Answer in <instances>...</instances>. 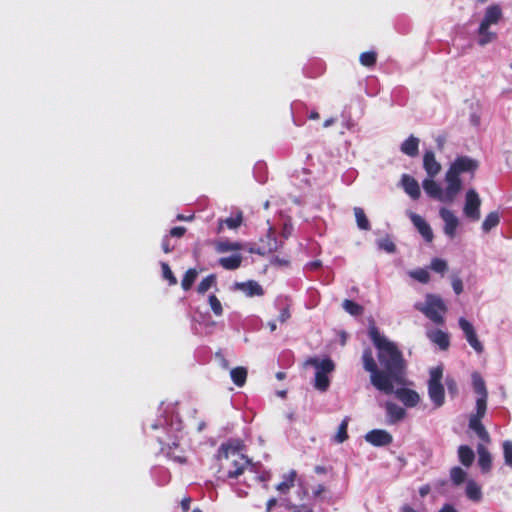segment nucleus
I'll use <instances>...</instances> for the list:
<instances>
[{
    "label": "nucleus",
    "mask_w": 512,
    "mask_h": 512,
    "mask_svg": "<svg viewBox=\"0 0 512 512\" xmlns=\"http://www.w3.org/2000/svg\"><path fill=\"white\" fill-rule=\"evenodd\" d=\"M368 333L377 348V358L382 370L378 368L370 347L363 350V368L370 373V382L377 390L392 394L394 384L402 385L405 382L406 361L397 345L382 335L375 325L369 327Z\"/></svg>",
    "instance_id": "1"
},
{
    "label": "nucleus",
    "mask_w": 512,
    "mask_h": 512,
    "mask_svg": "<svg viewBox=\"0 0 512 512\" xmlns=\"http://www.w3.org/2000/svg\"><path fill=\"white\" fill-rule=\"evenodd\" d=\"M243 444L240 441L222 443L218 449V474L222 479H237L246 470L253 472L254 465L242 453Z\"/></svg>",
    "instance_id": "2"
},
{
    "label": "nucleus",
    "mask_w": 512,
    "mask_h": 512,
    "mask_svg": "<svg viewBox=\"0 0 512 512\" xmlns=\"http://www.w3.org/2000/svg\"><path fill=\"white\" fill-rule=\"evenodd\" d=\"M478 168V162L468 156H459L450 165L445 174V181L448 184L450 194H458L462 190L460 174L469 172L474 174Z\"/></svg>",
    "instance_id": "3"
},
{
    "label": "nucleus",
    "mask_w": 512,
    "mask_h": 512,
    "mask_svg": "<svg viewBox=\"0 0 512 512\" xmlns=\"http://www.w3.org/2000/svg\"><path fill=\"white\" fill-rule=\"evenodd\" d=\"M414 308L422 312L435 324L442 325L444 323L442 314L446 312L447 307L439 296L427 294L425 303L417 302Z\"/></svg>",
    "instance_id": "4"
},
{
    "label": "nucleus",
    "mask_w": 512,
    "mask_h": 512,
    "mask_svg": "<svg viewBox=\"0 0 512 512\" xmlns=\"http://www.w3.org/2000/svg\"><path fill=\"white\" fill-rule=\"evenodd\" d=\"M443 368L437 366L430 370V378L428 381V394L431 401L436 407H440L444 404L445 391L442 385Z\"/></svg>",
    "instance_id": "5"
},
{
    "label": "nucleus",
    "mask_w": 512,
    "mask_h": 512,
    "mask_svg": "<svg viewBox=\"0 0 512 512\" xmlns=\"http://www.w3.org/2000/svg\"><path fill=\"white\" fill-rule=\"evenodd\" d=\"M423 185V189L425 191V193L433 198V199H436L440 202H444V203H451L454 201V199L456 198V196L458 194H450L449 191H448V184L446 185V188L445 190L443 191V189L440 187V185L433 180V178H427L423 181L422 183Z\"/></svg>",
    "instance_id": "6"
},
{
    "label": "nucleus",
    "mask_w": 512,
    "mask_h": 512,
    "mask_svg": "<svg viewBox=\"0 0 512 512\" xmlns=\"http://www.w3.org/2000/svg\"><path fill=\"white\" fill-rule=\"evenodd\" d=\"M481 199L474 189H469L465 195V204L463 212L467 218L472 221L480 219Z\"/></svg>",
    "instance_id": "7"
},
{
    "label": "nucleus",
    "mask_w": 512,
    "mask_h": 512,
    "mask_svg": "<svg viewBox=\"0 0 512 512\" xmlns=\"http://www.w3.org/2000/svg\"><path fill=\"white\" fill-rule=\"evenodd\" d=\"M281 244L282 243L278 242L274 232L270 228L265 238L260 240V244L258 246L251 247L249 252L265 256L277 251Z\"/></svg>",
    "instance_id": "8"
},
{
    "label": "nucleus",
    "mask_w": 512,
    "mask_h": 512,
    "mask_svg": "<svg viewBox=\"0 0 512 512\" xmlns=\"http://www.w3.org/2000/svg\"><path fill=\"white\" fill-rule=\"evenodd\" d=\"M365 440L375 447L390 445L393 442L392 435L383 429H373L365 435Z\"/></svg>",
    "instance_id": "9"
},
{
    "label": "nucleus",
    "mask_w": 512,
    "mask_h": 512,
    "mask_svg": "<svg viewBox=\"0 0 512 512\" xmlns=\"http://www.w3.org/2000/svg\"><path fill=\"white\" fill-rule=\"evenodd\" d=\"M439 214L444 221V233L450 238H454L456 229L459 225L458 218L447 208H441Z\"/></svg>",
    "instance_id": "10"
},
{
    "label": "nucleus",
    "mask_w": 512,
    "mask_h": 512,
    "mask_svg": "<svg viewBox=\"0 0 512 512\" xmlns=\"http://www.w3.org/2000/svg\"><path fill=\"white\" fill-rule=\"evenodd\" d=\"M409 217L424 240L428 243H431L433 241L434 235L430 225L420 215L414 212H411Z\"/></svg>",
    "instance_id": "11"
},
{
    "label": "nucleus",
    "mask_w": 512,
    "mask_h": 512,
    "mask_svg": "<svg viewBox=\"0 0 512 512\" xmlns=\"http://www.w3.org/2000/svg\"><path fill=\"white\" fill-rule=\"evenodd\" d=\"M423 168L430 178H434L440 173L441 164L436 160L433 151H425L423 155Z\"/></svg>",
    "instance_id": "12"
},
{
    "label": "nucleus",
    "mask_w": 512,
    "mask_h": 512,
    "mask_svg": "<svg viewBox=\"0 0 512 512\" xmlns=\"http://www.w3.org/2000/svg\"><path fill=\"white\" fill-rule=\"evenodd\" d=\"M393 393L407 407H414L420 401L419 394L409 388H398Z\"/></svg>",
    "instance_id": "13"
},
{
    "label": "nucleus",
    "mask_w": 512,
    "mask_h": 512,
    "mask_svg": "<svg viewBox=\"0 0 512 512\" xmlns=\"http://www.w3.org/2000/svg\"><path fill=\"white\" fill-rule=\"evenodd\" d=\"M502 17V10L499 5H490L486 11L484 18L481 21V30L489 28L492 24H497Z\"/></svg>",
    "instance_id": "14"
},
{
    "label": "nucleus",
    "mask_w": 512,
    "mask_h": 512,
    "mask_svg": "<svg viewBox=\"0 0 512 512\" xmlns=\"http://www.w3.org/2000/svg\"><path fill=\"white\" fill-rule=\"evenodd\" d=\"M401 181H402V185H403L405 192L412 199L417 200L421 195L420 186H419L418 182L412 176H410L408 174H404L402 176Z\"/></svg>",
    "instance_id": "15"
},
{
    "label": "nucleus",
    "mask_w": 512,
    "mask_h": 512,
    "mask_svg": "<svg viewBox=\"0 0 512 512\" xmlns=\"http://www.w3.org/2000/svg\"><path fill=\"white\" fill-rule=\"evenodd\" d=\"M481 420L482 418L470 417L469 428L473 430L478 436V438L481 439L483 442L490 443V435L486 428L484 427V425L482 424Z\"/></svg>",
    "instance_id": "16"
},
{
    "label": "nucleus",
    "mask_w": 512,
    "mask_h": 512,
    "mask_svg": "<svg viewBox=\"0 0 512 512\" xmlns=\"http://www.w3.org/2000/svg\"><path fill=\"white\" fill-rule=\"evenodd\" d=\"M400 150L409 157H416L419 153V139L413 135L409 136L401 144Z\"/></svg>",
    "instance_id": "17"
},
{
    "label": "nucleus",
    "mask_w": 512,
    "mask_h": 512,
    "mask_svg": "<svg viewBox=\"0 0 512 512\" xmlns=\"http://www.w3.org/2000/svg\"><path fill=\"white\" fill-rule=\"evenodd\" d=\"M386 412L391 424L401 421L406 415L405 409L393 402L386 403Z\"/></svg>",
    "instance_id": "18"
},
{
    "label": "nucleus",
    "mask_w": 512,
    "mask_h": 512,
    "mask_svg": "<svg viewBox=\"0 0 512 512\" xmlns=\"http://www.w3.org/2000/svg\"><path fill=\"white\" fill-rule=\"evenodd\" d=\"M237 287L249 297L262 296L264 294V290L261 285L254 280L238 283Z\"/></svg>",
    "instance_id": "19"
},
{
    "label": "nucleus",
    "mask_w": 512,
    "mask_h": 512,
    "mask_svg": "<svg viewBox=\"0 0 512 512\" xmlns=\"http://www.w3.org/2000/svg\"><path fill=\"white\" fill-rule=\"evenodd\" d=\"M478 451V464L483 473H488L492 467V457L490 452L481 444L477 447Z\"/></svg>",
    "instance_id": "20"
},
{
    "label": "nucleus",
    "mask_w": 512,
    "mask_h": 512,
    "mask_svg": "<svg viewBox=\"0 0 512 512\" xmlns=\"http://www.w3.org/2000/svg\"><path fill=\"white\" fill-rule=\"evenodd\" d=\"M243 222V214L241 211L236 212L234 215L227 217L225 219H219L218 225V233H220L225 225L229 229H237L242 225Z\"/></svg>",
    "instance_id": "21"
},
{
    "label": "nucleus",
    "mask_w": 512,
    "mask_h": 512,
    "mask_svg": "<svg viewBox=\"0 0 512 512\" xmlns=\"http://www.w3.org/2000/svg\"><path fill=\"white\" fill-rule=\"evenodd\" d=\"M429 339L437 344L441 350H447L450 346V339L448 333L442 330H434L428 333Z\"/></svg>",
    "instance_id": "22"
},
{
    "label": "nucleus",
    "mask_w": 512,
    "mask_h": 512,
    "mask_svg": "<svg viewBox=\"0 0 512 512\" xmlns=\"http://www.w3.org/2000/svg\"><path fill=\"white\" fill-rule=\"evenodd\" d=\"M247 374V369L243 366L235 367L230 371L231 380L238 387H242L245 385L247 380Z\"/></svg>",
    "instance_id": "23"
},
{
    "label": "nucleus",
    "mask_w": 512,
    "mask_h": 512,
    "mask_svg": "<svg viewBox=\"0 0 512 512\" xmlns=\"http://www.w3.org/2000/svg\"><path fill=\"white\" fill-rule=\"evenodd\" d=\"M241 263L242 256L240 254H234L219 259V264L226 270H236L241 266Z\"/></svg>",
    "instance_id": "24"
},
{
    "label": "nucleus",
    "mask_w": 512,
    "mask_h": 512,
    "mask_svg": "<svg viewBox=\"0 0 512 512\" xmlns=\"http://www.w3.org/2000/svg\"><path fill=\"white\" fill-rule=\"evenodd\" d=\"M296 476L295 470L289 471L283 476V481L276 486V490L283 494L287 493L294 486Z\"/></svg>",
    "instance_id": "25"
},
{
    "label": "nucleus",
    "mask_w": 512,
    "mask_h": 512,
    "mask_svg": "<svg viewBox=\"0 0 512 512\" xmlns=\"http://www.w3.org/2000/svg\"><path fill=\"white\" fill-rule=\"evenodd\" d=\"M472 384L474 392L478 395V397L488 398L485 381L479 373L475 372L472 374Z\"/></svg>",
    "instance_id": "26"
},
{
    "label": "nucleus",
    "mask_w": 512,
    "mask_h": 512,
    "mask_svg": "<svg viewBox=\"0 0 512 512\" xmlns=\"http://www.w3.org/2000/svg\"><path fill=\"white\" fill-rule=\"evenodd\" d=\"M458 456L460 462L466 467L471 466L475 459L474 451L467 445H461L458 448Z\"/></svg>",
    "instance_id": "27"
},
{
    "label": "nucleus",
    "mask_w": 512,
    "mask_h": 512,
    "mask_svg": "<svg viewBox=\"0 0 512 512\" xmlns=\"http://www.w3.org/2000/svg\"><path fill=\"white\" fill-rule=\"evenodd\" d=\"M465 492L466 496L474 502H479L482 499L481 487L474 480L467 482Z\"/></svg>",
    "instance_id": "28"
},
{
    "label": "nucleus",
    "mask_w": 512,
    "mask_h": 512,
    "mask_svg": "<svg viewBox=\"0 0 512 512\" xmlns=\"http://www.w3.org/2000/svg\"><path fill=\"white\" fill-rule=\"evenodd\" d=\"M354 215L359 229L368 231L371 229L370 222L361 207L354 208Z\"/></svg>",
    "instance_id": "29"
},
{
    "label": "nucleus",
    "mask_w": 512,
    "mask_h": 512,
    "mask_svg": "<svg viewBox=\"0 0 512 512\" xmlns=\"http://www.w3.org/2000/svg\"><path fill=\"white\" fill-rule=\"evenodd\" d=\"M215 249L219 253L238 251L242 249V244L239 242H230L228 240L218 241L215 243Z\"/></svg>",
    "instance_id": "30"
},
{
    "label": "nucleus",
    "mask_w": 512,
    "mask_h": 512,
    "mask_svg": "<svg viewBox=\"0 0 512 512\" xmlns=\"http://www.w3.org/2000/svg\"><path fill=\"white\" fill-rule=\"evenodd\" d=\"M500 223L499 213L496 211L490 212L482 223V229L484 232H489Z\"/></svg>",
    "instance_id": "31"
},
{
    "label": "nucleus",
    "mask_w": 512,
    "mask_h": 512,
    "mask_svg": "<svg viewBox=\"0 0 512 512\" xmlns=\"http://www.w3.org/2000/svg\"><path fill=\"white\" fill-rule=\"evenodd\" d=\"M197 276H198V271L195 268L188 269L185 272L184 277L181 281L182 289L185 291L190 290L191 287L193 286Z\"/></svg>",
    "instance_id": "32"
},
{
    "label": "nucleus",
    "mask_w": 512,
    "mask_h": 512,
    "mask_svg": "<svg viewBox=\"0 0 512 512\" xmlns=\"http://www.w3.org/2000/svg\"><path fill=\"white\" fill-rule=\"evenodd\" d=\"M348 424H349V418L345 417L341 421V423L338 427V431H337L336 435L334 436V441L336 443L341 444L348 439V437H349L348 432H347Z\"/></svg>",
    "instance_id": "33"
},
{
    "label": "nucleus",
    "mask_w": 512,
    "mask_h": 512,
    "mask_svg": "<svg viewBox=\"0 0 512 512\" xmlns=\"http://www.w3.org/2000/svg\"><path fill=\"white\" fill-rule=\"evenodd\" d=\"M342 307L347 313H349L352 316H359L364 311V308L360 304L349 299H345L343 301Z\"/></svg>",
    "instance_id": "34"
},
{
    "label": "nucleus",
    "mask_w": 512,
    "mask_h": 512,
    "mask_svg": "<svg viewBox=\"0 0 512 512\" xmlns=\"http://www.w3.org/2000/svg\"><path fill=\"white\" fill-rule=\"evenodd\" d=\"M311 363L317 368L316 372H323L324 374L332 372L335 368L334 362L330 358L323 359L321 362L314 359L311 360Z\"/></svg>",
    "instance_id": "35"
},
{
    "label": "nucleus",
    "mask_w": 512,
    "mask_h": 512,
    "mask_svg": "<svg viewBox=\"0 0 512 512\" xmlns=\"http://www.w3.org/2000/svg\"><path fill=\"white\" fill-rule=\"evenodd\" d=\"M216 285V275L210 274L203 278L197 286L199 294H205L212 286Z\"/></svg>",
    "instance_id": "36"
},
{
    "label": "nucleus",
    "mask_w": 512,
    "mask_h": 512,
    "mask_svg": "<svg viewBox=\"0 0 512 512\" xmlns=\"http://www.w3.org/2000/svg\"><path fill=\"white\" fill-rule=\"evenodd\" d=\"M330 385V380L327 376V374H324L323 372H316L315 373V388L321 392H325Z\"/></svg>",
    "instance_id": "37"
},
{
    "label": "nucleus",
    "mask_w": 512,
    "mask_h": 512,
    "mask_svg": "<svg viewBox=\"0 0 512 512\" xmlns=\"http://www.w3.org/2000/svg\"><path fill=\"white\" fill-rule=\"evenodd\" d=\"M359 61L365 67H373L377 62V53L375 51H366L360 54Z\"/></svg>",
    "instance_id": "38"
},
{
    "label": "nucleus",
    "mask_w": 512,
    "mask_h": 512,
    "mask_svg": "<svg viewBox=\"0 0 512 512\" xmlns=\"http://www.w3.org/2000/svg\"><path fill=\"white\" fill-rule=\"evenodd\" d=\"M478 34H479L478 44L480 46L487 45L488 43L495 40L497 37L496 33L489 31V28H486L485 30H481V25L478 28Z\"/></svg>",
    "instance_id": "39"
},
{
    "label": "nucleus",
    "mask_w": 512,
    "mask_h": 512,
    "mask_svg": "<svg viewBox=\"0 0 512 512\" xmlns=\"http://www.w3.org/2000/svg\"><path fill=\"white\" fill-rule=\"evenodd\" d=\"M450 477L453 484L459 486L465 481L466 472L462 468L456 466L450 470Z\"/></svg>",
    "instance_id": "40"
},
{
    "label": "nucleus",
    "mask_w": 512,
    "mask_h": 512,
    "mask_svg": "<svg viewBox=\"0 0 512 512\" xmlns=\"http://www.w3.org/2000/svg\"><path fill=\"white\" fill-rule=\"evenodd\" d=\"M487 410V398L477 397L476 400V413L470 417L483 418Z\"/></svg>",
    "instance_id": "41"
},
{
    "label": "nucleus",
    "mask_w": 512,
    "mask_h": 512,
    "mask_svg": "<svg viewBox=\"0 0 512 512\" xmlns=\"http://www.w3.org/2000/svg\"><path fill=\"white\" fill-rule=\"evenodd\" d=\"M161 268H162V274H163V278L165 280L168 281V284L170 286H174L177 284V278L175 277V275L173 274L170 266L168 265V263H161Z\"/></svg>",
    "instance_id": "42"
},
{
    "label": "nucleus",
    "mask_w": 512,
    "mask_h": 512,
    "mask_svg": "<svg viewBox=\"0 0 512 512\" xmlns=\"http://www.w3.org/2000/svg\"><path fill=\"white\" fill-rule=\"evenodd\" d=\"M209 305L216 316H221L223 314V308L220 300L216 297V295L212 294L208 298Z\"/></svg>",
    "instance_id": "43"
},
{
    "label": "nucleus",
    "mask_w": 512,
    "mask_h": 512,
    "mask_svg": "<svg viewBox=\"0 0 512 512\" xmlns=\"http://www.w3.org/2000/svg\"><path fill=\"white\" fill-rule=\"evenodd\" d=\"M465 337H466L467 342L477 353L483 352L484 348H483L482 343L479 341V339L477 337L476 331L472 334L465 336Z\"/></svg>",
    "instance_id": "44"
},
{
    "label": "nucleus",
    "mask_w": 512,
    "mask_h": 512,
    "mask_svg": "<svg viewBox=\"0 0 512 512\" xmlns=\"http://www.w3.org/2000/svg\"><path fill=\"white\" fill-rule=\"evenodd\" d=\"M503 454H504V461L507 466L512 468V442L509 440H506L503 442Z\"/></svg>",
    "instance_id": "45"
},
{
    "label": "nucleus",
    "mask_w": 512,
    "mask_h": 512,
    "mask_svg": "<svg viewBox=\"0 0 512 512\" xmlns=\"http://www.w3.org/2000/svg\"><path fill=\"white\" fill-rule=\"evenodd\" d=\"M431 269L437 273H444L447 270V262L440 258H434L431 261Z\"/></svg>",
    "instance_id": "46"
},
{
    "label": "nucleus",
    "mask_w": 512,
    "mask_h": 512,
    "mask_svg": "<svg viewBox=\"0 0 512 512\" xmlns=\"http://www.w3.org/2000/svg\"><path fill=\"white\" fill-rule=\"evenodd\" d=\"M411 276L421 283H427L430 279V275L425 269L415 270L411 273Z\"/></svg>",
    "instance_id": "47"
},
{
    "label": "nucleus",
    "mask_w": 512,
    "mask_h": 512,
    "mask_svg": "<svg viewBox=\"0 0 512 512\" xmlns=\"http://www.w3.org/2000/svg\"><path fill=\"white\" fill-rule=\"evenodd\" d=\"M459 326L462 329V331L464 332L465 336L475 332L473 325L464 317H461L459 319Z\"/></svg>",
    "instance_id": "48"
},
{
    "label": "nucleus",
    "mask_w": 512,
    "mask_h": 512,
    "mask_svg": "<svg viewBox=\"0 0 512 512\" xmlns=\"http://www.w3.org/2000/svg\"><path fill=\"white\" fill-rule=\"evenodd\" d=\"M445 384L450 395L455 396L458 392L457 382L452 377H446Z\"/></svg>",
    "instance_id": "49"
},
{
    "label": "nucleus",
    "mask_w": 512,
    "mask_h": 512,
    "mask_svg": "<svg viewBox=\"0 0 512 512\" xmlns=\"http://www.w3.org/2000/svg\"><path fill=\"white\" fill-rule=\"evenodd\" d=\"M379 247L388 253H394L396 251L394 242L387 238L380 241Z\"/></svg>",
    "instance_id": "50"
},
{
    "label": "nucleus",
    "mask_w": 512,
    "mask_h": 512,
    "mask_svg": "<svg viewBox=\"0 0 512 512\" xmlns=\"http://www.w3.org/2000/svg\"><path fill=\"white\" fill-rule=\"evenodd\" d=\"M167 446H168L167 455L169 457H171L173 460H175L176 462L181 463V464L186 462V457L185 456H183V455H174L173 451H172V446H170L168 443H167Z\"/></svg>",
    "instance_id": "51"
},
{
    "label": "nucleus",
    "mask_w": 512,
    "mask_h": 512,
    "mask_svg": "<svg viewBox=\"0 0 512 512\" xmlns=\"http://www.w3.org/2000/svg\"><path fill=\"white\" fill-rule=\"evenodd\" d=\"M185 233H186V228L183 226L173 227L169 232L171 237H177V238L182 237Z\"/></svg>",
    "instance_id": "52"
},
{
    "label": "nucleus",
    "mask_w": 512,
    "mask_h": 512,
    "mask_svg": "<svg viewBox=\"0 0 512 512\" xmlns=\"http://www.w3.org/2000/svg\"><path fill=\"white\" fill-rule=\"evenodd\" d=\"M452 287L454 292L459 295L463 292V283L460 278H454L452 281Z\"/></svg>",
    "instance_id": "53"
},
{
    "label": "nucleus",
    "mask_w": 512,
    "mask_h": 512,
    "mask_svg": "<svg viewBox=\"0 0 512 512\" xmlns=\"http://www.w3.org/2000/svg\"><path fill=\"white\" fill-rule=\"evenodd\" d=\"M161 247L164 253L168 254L174 250V245H171L168 237L162 239Z\"/></svg>",
    "instance_id": "54"
},
{
    "label": "nucleus",
    "mask_w": 512,
    "mask_h": 512,
    "mask_svg": "<svg viewBox=\"0 0 512 512\" xmlns=\"http://www.w3.org/2000/svg\"><path fill=\"white\" fill-rule=\"evenodd\" d=\"M291 317V313L288 307L283 308L278 316L280 323H285Z\"/></svg>",
    "instance_id": "55"
},
{
    "label": "nucleus",
    "mask_w": 512,
    "mask_h": 512,
    "mask_svg": "<svg viewBox=\"0 0 512 512\" xmlns=\"http://www.w3.org/2000/svg\"><path fill=\"white\" fill-rule=\"evenodd\" d=\"M190 504H191V498L190 497H184L181 500L182 512H188L189 509H190Z\"/></svg>",
    "instance_id": "56"
},
{
    "label": "nucleus",
    "mask_w": 512,
    "mask_h": 512,
    "mask_svg": "<svg viewBox=\"0 0 512 512\" xmlns=\"http://www.w3.org/2000/svg\"><path fill=\"white\" fill-rule=\"evenodd\" d=\"M216 357L219 359L220 365L222 366V368H224V369L229 368L228 360L220 352L216 353Z\"/></svg>",
    "instance_id": "57"
},
{
    "label": "nucleus",
    "mask_w": 512,
    "mask_h": 512,
    "mask_svg": "<svg viewBox=\"0 0 512 512\" xmlns=\"http://www.w3.org/2000/svg\"><path fill=\"white\" fill-rule=\"evenodd\" d=\"M439 512H458V511L452 504L446 503L441 507Z\"/></svg>",
    "instance_id": "58"
},
{
    "label": "nucleus",
    "mask_w": 512,
    "mask_h": 512,
    "mask_svg": "<svg viewBox=\"0 0 512 512\" xmlns=\"http://www.w3.org/2000/svg\"><path fill=\"white\" fill-rule=\"evenodd\" d=\"M286 509L292 511V512H300L302 509V506L293 504L291 502H288L285 504Z\"/></svg>",
    "instance_id": "59"
},
{
    "label": "nucleus",
    "mask_w": 512,
    "mask_h": 512,
    "mask_svg": "<svg viewBox=\"0 0 512 512\" xmlns=\"http://www.w3.org/2000/svg\"><path fill=\"white\" fill-rule=\"evenodd\" d=\"M277 499L276 498H270L266 503V512H271L273 507L276 506Z\"/></svg>",
    "instance_id": "60"
},
{
    "label": "nucleus",
    "mask_w": 512,
    "mask_h": 512,
    "mask_svg": "<svg viewBox=\"0 0 512 512\" xmlns=\"http://www.w3.org/2000/svg\"><path fill=\"white\" fill-rule=\"evenodd\" d=\"M326 490L325 486L322 485V484H319L315 490L313 491V496L316 498V497H319L324 491Z\"/></svg>",
    "instance_id": "61"
},
{
    "label": "nucleus",
    "mask_w": 512,
    "mask_h": 512,
    "mask_svg": "<svg viewBox=\"0 0 512 512\" xmlns=\"http://www.w3.org/2000/svg\"><path fill=\"white\" fill-rule=\"evenodd\" d=\"M272 263L273 264H278V265H281V266H286L289 264V261L288 260H285V259H281L279 257H275L273 260H272Z\"/></svg>",
    "instance_id": "62"
},
{
    "label": "nucleus",
    "mask_w": 512,
    "mask_h": 512,
    "mask_svg": "<svg viewBox=\"0 0 512 512\" xmlns=\"http://www.w3.org/2000/svg\"><path fill=\"white\" fill-rule=\"evenodd\" d=\"M314 471L317 474H326L328 470L324 466L317 465V466H315Z\"/></svg>",
    "instance_id": "63"
},
{
    "label": "nucleus",
    "mask_w": 512,
    "mask_h": 512,
    "mask_svg": "<svg viewBox=\"0 0 512 512\" xmlns=\"http://www.w3.org/2000/svg\"><path fill=\"white\" fill-rule=\"evenodd\" d=\"M430 491V487L428 485L420 488L419 493L422 497L426 496Z\"/></svg>",
    "instance_id": "64"
}]
</instances>
